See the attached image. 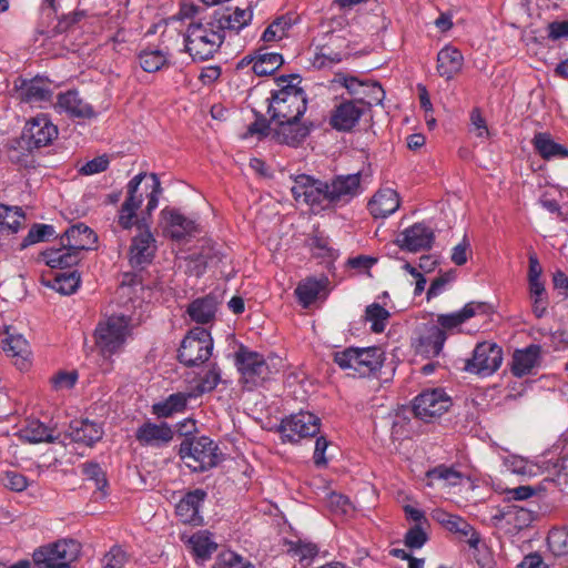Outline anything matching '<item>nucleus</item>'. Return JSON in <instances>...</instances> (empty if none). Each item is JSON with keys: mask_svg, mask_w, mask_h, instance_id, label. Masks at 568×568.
<instances>
[{"mask_svg": "<svg viewBox=\"0 0 568 568\" xmlns=\"http://www.w3.org/2000/svg\"><path fill=\"white\" fill-rule=\"evenodd\" d=\"M298 75L278 78V89L271 92L267 98V114L273 129L274 139L283 144L297 145L311 131V128L301 122L307 109V98L304 90L293 83Z\"/></svg>", "mask_w": 568, "mask_h": 568, "instance_id": "f257e3e1", "label": "nucleus"}, {"mask_svg": "<svg viewBox=\"0 0 568 568\" xmlns=\"http://www.w3.org/2000/svg\"><path fill=\"white\" fill-rule=\"evenodd\" d=\"M291 191L297 202L314 211L335 210L347 205L363 192L362 174H341L328 181L301 174L295 178Z\"/></svg>", "mask_w": 568, "mask_h": 568, "instance_id": "f03ea898", "label": "nucleus"}, {"mask_svg": "<svg viewBox=\"0 0 568 568\" xmlns=\"http://www.w3.org/2000/svg\"><path fill=\"white\" fill-rule=\"evenodd\" d=\"M224 40L209 17L190 22L184 34V47L192 60L205 61L214 57Z\"/></svg>", "mask_w": 568, "mask_h": 568, "instance_id": "7ed1b4c3", "label": "nucleus"}, {"mask_svg": "<svg viewBox=\"0 0 568 568\" xmlns=\"http://www.w3.org/2000/svg\"><path fill=\"white\" fill-rule=\"evenodd\" d=\"M385 361L381 347H347L334 354V362L353 377H369L377 373Z\"/></svg>", "mask_w": 568, "mask_h": 568, "instance_id": "20e7f679", "label": "nucleus"}, {"mask_svg": "<svg viewBox=\"0 0 568 568\" xmlns=\"http://www.w3.org/2000/svg\"><path fill=\"white\" fill-rule=\"evenodd\" d=\"M130 334V317L110 316L101 321L94 331L95 345L103 356H112L122 349Z\"/></svg>", "mask_w": 568, "mask_h": 568, "instance_id": "39448f33", "label": "nucleus"}, {"mask_svg": "<svg viewBox=\"0 0 568 568\" xmlns=\"http://www.w3.org/2000/svg\"><path fill=\"white\" fill-rule=\"evenodd\" d=\"M216 452L217 446L206 436L184 440L180 446L181 458L193 471H205L216 466L219 463Z\"/></svg>", "mask_w": 568, "mask_h": 568, "instance_id": "423d86ee", "label": "nucleus"}, {"mask_svg": "<svg viewBox=\"0 0 568 568\" xmlns=\"http://www.w3.org/2000/svg\"><path fill=\"white\" fill-rule=\"evenodd\" d=\"M235 364L243 383L250 389L262 385L277 372L263 355L245 347L235 354Z\"/></svg>", "mask_w": 568, "mask_h": 568, "instance_id": "0eeeda50", "label": "nucleus"}, {"mask_svg": "<svg viewBox=\"0 0 568 568\" xmlns=\"http://www.w3.org/2000/svg\"><path fill=\"white\" fill-rule=\"evenodd\" d=\"M80 545L72 539L58 540L34 550L32 558L40 568H71L78 558Z\"/></svg>", "mask_w": 568, "mask_h": 568, "instance_id": "6e6552de", "label": "nucleus"}, {"mask_svg": "<svg viewBox=\"0 0 568 568\" xmlns=\"http://www.w3.org/2000/svg\"><path fill=\"white\" fill-rule=\"evenodd\" d=\"M213 348V339L207 329L193 328L183 338L179 349V359L186 366H195L206 362Z\"/></svg>", "mask_w": 568, "mask_h": 568, "instance_id": "1a4fd4ad", "label": "nucleus"}, {"mask_svg": "<svg viewBox=\"0 0 568 568\" xmlns=\"http://www.w3.org/2000/svg\"><path fill=\"white\" fill-rule=\"evenodd\" d=\"M320 418L310 412H300L282 419L278 432L283 442L300 443L303 438L313 437L320 432Z\"/></svg>", "mask_w": 568, "mask_h": 568, "instance_id": "9d476101", "label": "nucleus"}, {"mask_svg": "<svg viewBox=\"0 0 568 568\" xmlns=\"http://www.w3.org/2000/svg\"><path fill=\"white\" fill-rule=\"evenodd\" d=\"M452 405L450 397L440 388L427 389L414 399V413L416 417L428 422L443 415Z\"/></svg>", "mask_w": 568, "mask_h": 568, "instance_id": "9b49d317", "label": "nucleus"}, {"mask_svg": "<svg viewBox=\"0 0 568 568\" xmlns=\"http://www.w3.org/2000/svg\"><path fill=\"white\" fill-rule=\"evenodd\" d=\"M146 173H139L126 184V197L118 213V224L123 230H130L136 222V211L143 203V194L139 192Z\"/></svg>", "mask_w": 568, "mask_h": 568, "instance_id": "f8f14e48", "label": "nucleus"}, {"mask_svg": "<svg viewBox=\"0 0 568 568\" xmlns=\"http://www.w3.org/2000/svg\"><path fill=\"white\" fill-rule=\"evenodd\" d=\"M163 233L174 241H183L197 232L196 221L183 215L179 210L165 207L161 211Z\"/></svg>", "mask_w": 568, "mask_h": 568, "instance_id": "ddd939ff", "label": "nucleus"}, {"mask_svg": "<svg viewBox=\"0 0 568 568\" xmlns=\"http://www.w3.org/2000/svg\"><path fill=\"white\" fill-rule=\"evenodd\" d=\"M463 369L479 377L491 376L497 369V345L489 342L477 344L473 356L465 359Z\"/></svg>", "mask_w": 568, "mask_h": 568, "instance_id": "4468645a", "label": "nucleus"}, {"mask_svg": "<svg viewBox=\"0 0 568 568\" xmlns=\"http://www.w3.org/2000/svg\"><path fill=\"white\" fill-rule=\"evenodd\" d=\"M58 136V128L47 114H38L30 119L23 130V139L29 146L42 148L51 144Z\"/></svg>", "mask_w": 568, "mask_h": 568, "instance_id": "2eb2a0df", "label": "nucleus"}, {"mask_svg": "<svg viewBox=\"0 0 568 568\" xmlns=\"http://www.w3.org/2000/svg\"><path fill=\"white\" fill-rule=\"evenodd\" d=\"M346 41L343 36L332 32L327 43L321 45L314 53L312 64L316 69L332 68L339 63L348 52Z\"/></svg>", "mask_w": 568, "mask_h": 568, "instance_id": "dca6fc26", "label": "nucleus"}, {"mask_svg": "<svg viewBox=\"0 0 568 568\" xmlns=\"http://www.w3.org/2000/svg\"><path fill=\"white\" fill-rule=\"evenodd\" d=\"M365 113V106L354 100H345L337 104L331 115L329 124L341 132L353 130Z\"/></svg>", "mask_w": 568, "mask_h": 568, "instance_id": "f3484780", "label": "nucleus"}, {"mask_svg": "<svg viewBox=\"0 0 568 568\" xmlns=\"http://www.w3.org/2000/svg\"><path fill=\"white\" fill-rule=\"evenodd\" d=\"M434 237V232L429 226L423 223H416L404 230L398 235L396 243L402 250L418 252L430 248Z\"/></svg>", "mask_w": 568, "mask_h": 568, "instance_id": "a211bd4d", "label": "nucleus"}, {"mask_svg": "<svg viewBox=\"0 0 568 568\" xmlns=\"http://www.w3.org/2000/svg\"><path fill=\"white\" fill-rule=\"evenodd\" d=\"M53 106L58 113H65L71 118L92 119L97 115L92 105L85 102L77 90L59 93Z\"/></svg>", "mask_w": 568, "mask_h": 568, "instance_id": "6ab92c4d", "label": "nucleus"}, {"mask_svg": "<svg viewBox=\"0 0 568 568\" xmlns=\"http://www.w3.org/2000/svg\"><path fill=\"white\" fill-rule=\"evenodd\" d=\"M215 24L216 29L225 37L226 31L240 32L252 20L253 13L250 9H231L214 11L210 17Z\"/></svg>", "mask_w": 568, "mask_h": 568, "instance_id": "aec40b11", "label": "nucleus"}, {"mask_svg": "<svg viewBox=\"0 0 568 568\" xmlns=\"http://www.w3.org/2000/svg\"><path fill=\"white\" fill-rule=\"evenodd\" d=\"M541 347L531 344L525 348L516 349L513 354L511 372L515 376L521 377L532 374L534 369L540 367Z\"/></svg>", "mask_w": 568, "mask_h": 568, "instance_id": "412c9836", "label": "nucleus"}, {"mask_svg": "<svg viewBox=\"0 0 568 568\" xmlns=\"http://www.w3.org/2000/svg\"><path fill=\"white\" fill-rule=\"evenodd\" d=\"M173 430L166 423L142 424L135 432V438L142 446L159 447L166 445L173 439Z\"/></svg>", "mask_w": 568, "mask_h": 568, "instance_id": "4be33fe9", "label": "nucleus"}, {"mask_svg": "<svg viewBox=\"0 0 568 568\" xmlns=\"http://www.w3.org/2000/svg\"><path fill=\"white\" fill-rule=\"evenodd\" d=\"M0 346L7 355L22 361H26L30 354L28 341L12 325L0 327Z\"/></svg>", "mask_w": 568, "mask_h": 568, "instance_id": "5701e85b", "label": "nucleus"}, {"mask_svg": "<svg viewBox=\"0 0 568 568\" xmlns=\"http://www.w3.org/2000/svg\"><path fill=\"white\" fill-rule=\"evenodd\" d=\"M434 518L447 530L458 534L460 537L467 538V542L470 547L477 548L480 544L479 537L474 530L473 526L469 525L460 516L453 515L443 510H437L434 515Z\"/></svg>", "mask_w": 568, "mask_h": 568, "instance_id": "b1692460", "label": "nucleus"}, {"mask_svg": "<svg viewBox=\"0 0 568 568\" xmlns=\"http://www.w3.org/2000/svg\"><path fill=\"white\" fill-rule=\"evenodd\" d=\"M334 82L344 87L355 98H358L362 91L371 90L373 102H383L385 99V91L378 82L363 81L345 73H337Z\"/></svg>", "mask_w": 568, "mask_h": 568, "instance_id": "393cba45", "label": "nucleus"}, {"mask_svg": "<svg viewBox=\"0 0 568 568\" xmlns=\"http://www.w3.org/2000/svg\"><path fill=\"white\" fill-rule=\"evenodd\" d=\"M154 237L149 230L140 232L133 237L130 247V263L132 266H142L151 262L154 252Z\"/></svg>", "mask_w": 568, "mask_h": 568, "instance_id": "a878e982", "label": "nucleus"}, {"mask_svg": "<svg viewBox=\"0 0 568 568\" xmlns=\"http://www.w3.org/2000/svg\"><path fill=\"white\" fill-rule=\"evenodd\" d=\"M531 144L539 156L545 161L568 159V149L555 141L548 132H537Z\"/></svg>", "mask_w": 568, "mask_h": 568, "instance_id": "bb28decb", "label": "nucleus"}, {"mask_svg": "<svg viewBox=\"0 0 568 568\" xmlns=\"http://www.w3.org/2000/svg\"><path fill=\"white\" fill-rule=\"evenodd\" d=\"M51 82L43 78H33L24 82L21 88V100L32 105L42 106V103L51 102Z\"/></svg>", "mask_w": 568, "mask_h": 568, "instance_id": "cd10ccee", "label": "nucleus"}, {"mask_svg": "<svg viewBox=\"0 0 568 568\" xmlns=\"http://www.w3.org/2000/svg\"><path fill=\"white\" fill-rule=\"evenodd\" d=\"M399 207V196L393 189H383L368 202V210L375 219H385Z\"/></svg>", "mask_w": 568, "mask_h": 568, "instance_id": "c85d7f7f", "label": "nucleus"}, {"mask_svg": "<svg viewBox=\"0 0 568 568\" xmlns=\"http://www.w3.org/2000/svg\"><path fill=\"white\" fill-rule=\"evenodd\" d=\"M95 241V233L83 223L70 226L61 236V243H65L80 254L84 250H90Z\"/></svg>", "mask_w": 568, "mask_h": 568, "instance_id": "c756f323", "label": "nucleus"}, {"mask_svg": "<svg viewBox=\"0 0 568 568\" xmlns=\"http://www.w3.org/2000/svg\"><path fill=\"white\" fill-rule=\"evenodd\" d=\"M69 435L75 443L92 446L103 436L102 426L88 419L74 420L70 424Z\"/></svg>", "mask_w": 568, "mask_h": 568, "instance_id": "7c9ffc66", "label": "nucleus"}, {"mask_svg": "<svg viewBox=\"0 0 568 568\" xmlns=\"http://www.w3.org/2000/svg\"><path fill=\"white\" fill-rule=\"evenodd\" d=\"M463 64L464 57L457 48L446 45L437 54V71L446 80L460 72Z\"/></svg>", "mask_w": 568, "mask_h": 568, "instance_id": "2f4dec72", "label": "nucleus"}, {"mask_svg": "<svg viewBox=\"0 0 568 568\" xmlns=\"http://www.w3.org/2000/svg\"><path fill=\"white\" fill-rule=\"evenodd\" d=\"M43 260L51 268H68L77 265L81 260V254L65 243H61L58 248H48L42 253Z\"/></svg>", "mask_w": 568, "mask_h": 568, "instance_id": "473e14b6", "label": "nucleus"}, {"mask_svg": "<svg viewBox=\"0 0 568 568\" xmlns=\"http://www.w3.org/2000/svg\"><path fill=\"white\" fill-rule=\"evenodd\" d=\"M479 312L485 313V305L483 303L469 302L460 311L438 315L437 326L443 328L445 332L453 331Z\"/></svg>", "mask_w": 568, "mask_h": 568, "instance_id": "72a5a7b5", "label": "nucleus"}, {"mask_svg": "<svg viewBox=\"0 0 568 568\" xmlns=\"http://www.w3.org/2000/svg\"><path fill=\"white\" fill-rule=\"evenodd\" d=\"M206 497L203 489L189 491L175 507V513L183 523H196L202 503Z\"/></svg>", "mask_w": 568, "mask_h": 568, "instance_id": "f704fd0d", "label": "nucleus"}, {"mask_svg": "<svg viewBox=\"0 0 568 568\" xmlns=\"http://www.w3.org/2000/svg\"><path fill=\"white\" fill-rule=\"evenodd\" d=\"M446 339V332L437 325H432L419 338V352L427 356H438Z\"/></svg>", "mask_w": 568, "mask_h": 568, "instance_id": "c9c22d12", "label": "nucleus"}, {"mask_svg": "<svg viewBox=\"0 0 568 568\" xmlns=\"http://www.w3.org/2000/svg\"><path fill=\"white\" fill-rule=\"evenodd\" d=\"M503 466L511 474L527 477H535L541 474V467L535 462L527 460L521 456L507 454L501 457Z\"/></svg>", "mask_w": 568, "mask_h": 568, "instance_id": "e433bc0d", "label": "nucleus"}, {"mask_svg": "<svg viewBox=\"0 0 568 568\" xmlns=\"http://www.w3.org/2000/svg\"><path fill=\"white\" fill-rule=\"evenodd\" d=\"M326 280L318 281L308 277L300 282L294 291L298 303L304 307H310L318 297L321 291L325 287Z\"/></svg>", "mask_w": 568, "mask_h": 568, "instance_id": "4c0bfd02", "label": "nucleus"}, {"mask_svg": "<svg viewBox=\"0 0 568 568\" xmlns=\"http://www.w3.org/2000/svg\"><path fill=\"white\" fill-rule=\"evenodd\" d=\"M20 434L24 440L32 444L43 442L53 443L55 440L52 429L38 419L28 422V424L20 430Z\"/></svg>", "mask_w": 568, "mask_h": 568, "instance_id": "58836bf2", "label": "nucleus"}, {"mask_svg": "<svg viewBox=\"0 0 568 568\" xmlns=\"http://www.w3.org/2000/svg\"><path fill=\"white\" fill-rule=\"evenodd\" d=\"M216 303L212 297H202L193 301L187 307V314L197 323H209L215 315Z\"/></svg>", "mask_w": 568, "mask_h": 568, "instance_id": "ea45409f", "label": "nucleus"}, {"mask_svg": "<svg viewBox=\"0 0 568 568\" xmlns=\"http://www.w3.org/2000/svg\"><path fill=\"white\" fill-rule=\"evenodd\" d=\"M24 220L26 215L20 207L0 204V231L17 233L23 226Z\"/></svg>", "mask_w": 568, "mask_h": 568, "instance_id": "a19ab883", "label": "nucleus"}, {"mask_svg": "<svg viewBox=\"0 0 568 568\" xmlns=\"http://www.w3.org/2000/svg\"><path fill=\"white\" fill-rule=\"evenodd\" d=\"M189 397L190 395L183 393L172 394L164 402L154 404L153 413L159 417H170L186 407Z\"/></svg>", "mask_w": 568, "mask_h": 568, "instance_id": "79ce46f5", "label": "nucleus"}, {"mask_svg": "<svg viewBox=\"0 0 568 568\" xmlns=\"http://www.w3.org/2000/svg\"><path fill=\"white\" fill-rule=\"evenodd\" d=\"M426 477L428 479L427 485L433 486L434 481H443L445 486H456L459 485L465 478L464 475L457 471L453 467H447L445 465H439L429 469L426 473Z\"/></svg>", "mask_w": 568, "mask_h": 568, "instance_id": "37998d69", "label": "nucleus"}, {"mask_svg": "<svg viewBox=\"0 0 568 568\" xmlns=\"http://www.w3.org/2000/svg\"><path fill=\"white\" fill-rule=\"evenodd\" d=\"M283 62V57L280 53H263L254 59L252 69L257 75H268L274 73Z\"/></svg>", "mask_w": 568, "mask_h": 568, "instance_id": "c03bdc74", "label": "nucleus"}, {"mask_svg": "<svg viewBox=\"0 0 568 568\" xmlns=\"http://www.w3.org/2000/svg\"><path fill=\"white\" fill-rule=\"evenodd\" d=\"M389 317L390 313L378 303H373L365 310V321L371 323L374 333L384 332Z\"/></svg>", "mask_w": 568, "mask_h": 568, "instance_id": "a18cd8bd", "label": "nucleus"}, {"mask_svg": "<svg viewBox=\"0 0 568 568\" xmlns=\"http://www.w3.org/2000/svg\"><path fill=\"white\" fill-rule=\"evenodd\" d=\"M80 285V275L77 271L57 273L51 287L63 295L73 294Z\"/></svg>", "mask_w": 568, "mask_h": 568, "instance_id": "49530a36", "label": "nucleus"}, {"mask_svg": "<svg viewBox=\"0 0 568 568\" xmlns=\"http://www.w3.org/2000/svg\"><path fill=\"white\" fill-rule=\"evenodd\" d=\"M190 545L194 555L203 560L207 559L217 547L213 541L212 536L206 531L194 534L190 538Z\"/></svg>", "mask_w": 568, "mask_h": 568, "instance_id": "de8ad7c7", "label": "nucleus"}, {"mask_svg": "<svg viewBox=\"0 0 568 568\" xmlns=\"http://www.w3.org/2000/svg\"><path fill=\"white\" fill-rule=\"evenodd\" d=\"M213 568H255L254 565L234 551L226 550L217 555Z\"/></svg>", "mask_w": 568, "mask_h": 568, "instance_id": "09e8293b", "label": "nucleus"}, {"mask_svg": "<svg viewBox=\"0 0 568 568\" xmlns=\"http://www.w3.org/2000/svg\"><path fill=\"white\" fill-rule=\"evenodd\" d=\"M326 506L331 513L338 517H346L353 513V506L348 498L338 493H329L326 497Z\"/></svg>", "mask_w": 568, "mask_h": 568, "instance_id": "8fccbe9b", "label": "nucleus"}, {"mask_svg": "<svg viewBox=\"0 0 568 568\" xmlns=\"http://www.w3.org/2000/svg\"><path fill=\"white\" fill-rule=\"evenodd\" d=\"M141 68L146 72H156L166 62L165 55L160 50H144L139 55Z\"/></svg>", "mask_w": 568, "mask_h": 568, "instance_id": "3c124183", "label": "nucleus"}, {"mask_svg": "<svg viewBox=\"0 0 568 568\" xmlns=\"http://www.w3.org/2000/svg\"><path fill=\"white\" fill-rule=\"evenodd\" d=\"M291 28V20L286 17H280L275 19L263 32L262 40L264 42H271L281 40L286 31Z\"/></svg>", "mask_w": 568, "mask_h": 568, "instance_id": "603ef678", "label": "nucleus"}, {"mask_svg": "<svg viewBox=\"0 0 568 568\" xmlns=\"http://www.w3.org/2000/svg\"><path fill=\"white\" fill-rule=\"evenodd\" d=\"M54 234V229L49 224H34L21 243V248L43 242Z\"/></svg>", "mask_w": 568, "mask_h": 568, "instance_id": "864d4df0", "label": "nucleus"}, {"mask_svg": "<svg viewBox=\"0 0 568 568\" xmlns=\"http://www.w3.org/2000/svg\"><path fill=\"white\" fill-rule=\"evenodd\" d=\"M85 478L88 480L93 481L94 486L98 490L102 491L105 495V487L108 486V480L105 477V473L98 464H84L82 469Z\"/></svg>", "mask_w": 568, "mask_h": 568, "instance_id": "5fc2aeb1", "label": "nucleus"}, {"mask_svg": "<svg viewBox=\"0 0 568 568\" xmlns=\"http://www.w3.org/2000/svg\"><path fill=\"white\" fill-rule=\"evenodd\" d=\"M428 537L422 525H415L405 535V545L413 549L422 548Z\"/></svg>", "mask_w": 568, "mask_h": 568, "instance_id": "6e6d98bb", "label": "nucleus"}, {"mask_svg": "<svg viewBox=\"0 0 568 568\" xmlns=\"http://www.w3.org/2000/svg\"><path fill=\"white\" fill-rule=\"evenodd\" d=\"M547 542L554 554H564L568 544V534L564 530L554 529L549 531Z\"/></svg>", "mask_w": 568, "mask_h": 568, "instance_id": "4d7b16f0", "label": "nucleus"}, {"mask_svg": "<svg viewBox=\"0 0 568 568\" xmlns=\"http://www.w3.org/2000/svg\"><path fill=\"white\" fill-rule=\"evenodd\" d=\"M2 483L13 491H23L28 487L27 477L16 470H8L3 473Z\"/></svg>", "mask_w": 568, "mask_h": 568, "instance_id": "13d9d810", "label": "nucleus"}, {"mask_svg": "<svg viewBox=\"0 0 568 568\" xmlns=\"http://www.w3.org/2000/svg\"><path fill=\"white\" fill-rule=\"evenodd\" d=\"M221 381L220 372L214 367L210 369L200 381L196 390L200 394L213 390Z\"/></svg>", "mask_w": 568, "mask_h": 568, "instance_id": "bf43d9fd", "label": "nucleus"}, {"mask_svg": "<svg viewBox=\"0 0 568 568\" xmlns=\"http://www.w3.org/2000/svg\"><path fill=\"white\" fill-rule=\"evenodd\" d=\"M109 158L106 155L97 156L91 161H88L81 169L80 172L84 175H92L105 171L109 166Z\"/></svg>", "mask_w": 568, "mask_h": 568, "instance_id": "052dcab7", "label": "nucleus"}, {"mask_svg": "<svg viewBox=\"0 0 568 568\" xmlns=\"http://www.w3.org/2000/svg\"><path fill=\"white\" fill-rule=\"evenodd\" d=\"M291 551L303 562L312 560L317 555L318 549L314 544L298 542L291 548Z\"/></svg>", "mask_w": 568, "mask_h": 568, "instance_id": "680f3d73", "label": "nucleus"}, {"mask_svg": "<svg viewBox=\"0 0 568 568\" xmlns=\"http://www.w3.org/2000/svg\"><path fill=\"white\" fill-rule=\"evenodd\" d=\"M150 178L153 182L152 190L148 194L146 212L151 214L159 205V196L162 193L161 182L155 173H151Z\"/></svg>", "mask_w": 568, "mask_h": 568, "instance_id": "e2e57ef3", "label": "nucleus"}, {"mask_svg": "<svg viewBox=\"0 0 568 568\" xmlns=\"http://www.w3.org/2000/svg\"><path fill=\"white\" fill-rule=\"evenodd\" d=\"M125 560V552L120 547L114 546L104 556V568H122Z\"/></svg>", "mask_w": 568, "mask_h": 568, "instance_id": "0e129e2a", "label": "nucleus"}, {"mask_svg": "<svg viewBox=\"0 0 568 568\" xmlns=\"http://www.w3.org/2000/svg\"><path fill=\"white\" fill-rule=\"evenodd\" d=\"M454 280L453 273H445L440 275L439 277L435 278L428 291H427V298L430 300L433 297L438 296L442 294L448 283H450Z\"/></svg>", "mask_w": 568, "mask_h": 568, "instance_id": "69168bd1", "label": "nucleus"}, {"mask_svg": "<svg viewBox=\"0 0 568 568\" xmlns=\"http://www.w3.org/2000/svg\"><path fill=\"white\" fill-rule=\"evenodd\" d=\"M78 378L75 372H60L52 378L54 388L57 389H69L74 386Z\"/></svg>", "mask_w": 568, "mask_h": 568, "instance_id": "338daca9", "label": "nucleus"}, {"mask_svg": "<svg viewBox=\"0 0 568 568\" xmlns=\"http://www.w3.org/2000/svg\"><path fill=\"white\" fill-rule=\"evenodd\" d=\"M470 123L479 138L488 136L489 131L486 124V120L483 118L479 109H474L470 113Z\"/></svg>", "mask_w": 568, "mask_h": 568, "instance_id": "774afa93", "label": "nucleus"}]
</instances>
